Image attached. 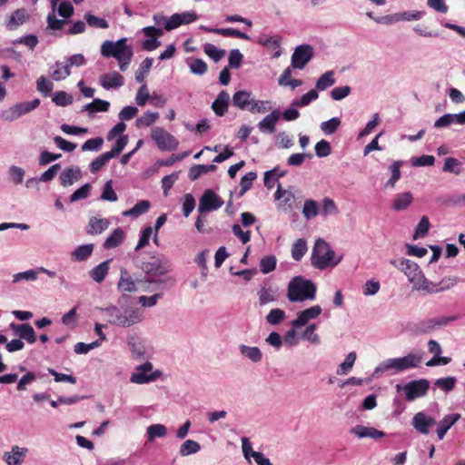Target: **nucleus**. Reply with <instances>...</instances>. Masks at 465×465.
<instances>
[{
	"instance_id": "obj_34",
	"label": "nucleus",
	"mask_w": 465,
	"mask_h": 465,
	"mask_svg": "<svg viewBox=\"0 0 465 465\" xmlns=\"http://www.w3.org/2000/svg\"><path fill=\"white\" fill-rule=\"evenodd\" d=\"M38 278L36 268L29 269L25 272H20L13 274L12 282L14 284H18L22 282H35Z\"/></svg>"
},
{
	"instance_id": "obj_33",
	"label": "nucleus",
	"mask_w": 465,
	"mask_h": 465,
	"mask_svg": "<svg viewBox=\"0 0 465 465\" xmlns=\"http://www.w3.org/2000/svg\"><path fill=\"white\" fill-rule=\"evenodd\" d=\"M412 194L409 192L399 193L393 200L392 209L396 212L405 210L412 203Z\"/></svg>"
},
{
	"instance_id": "obj_3",
	"label": "nucleus",
	"mask_w": 465,
	"mask_h": 465,
	"mask_svg": "<svg viewBox=\"0 0 465 465\" xmlns=\"http://www.w3.org/2000/svg\"><path fill=\"white\" fill-rule=\"evenodd\" d=\"M101 54L104 57H114L118 62L122 72L127 70L134 56L133 47L127 45L126 38H121L115 42L105 40L101 45Z\"/></svg>"
},
{
	"instance_id": "obj_17",
	"label": "nucleus",
	"mask_w": 465,
	"mask_h": 465,
	"mask_svg": "<svg viewBox=\"0 0 465 465\" xmlns=\"http://www.w3.org/2000/svg\"><path fill=\"white\" fill-rule=\"evenodd\" d=\"M282 116L280 110H272L264 116L257 124L258 129L262 134H272L276 131V125Z\"/></svg>"
},
{
	"instance_id": "obj_38",
	"label": "nucleus",
	"mask_w": 465,
	"mask_h": 465,
	"mask_svg": "<svg viewBox=\"0 0 465 465\" xmlns=\"http://www.w3.org/2000/svg\"><path fill=\"white\" fill-rule=\"evenodd\" d=\"M422 12L420 11H405L393 14L390 20L392 22L400 21H416L421 18Z\"/></svg>"
},
{
	"instance_id": "obj_60",
	"label": "nucleus",
	"mask_w": 465,
	"mask_h": 465,
	"mask_svg": "<svg viewBox=\"0 0 465 465\" xmlns=\"http://www.w3.org/2000/svg\"><path fill=\"white\" fill-rule=\"evenodd\" d=\"M276 267V258L273 255L263 257L260 262L261 272L264 274L272 272Z\"/></svg>"
},
{
	"instance_id": "obj_5",
	"label": "nucleus",
	"mask_w": 465,
	"mask_h": 465,
	"mask_svg": "<svg viewBox=\"0 0 465 465\" xmlns=\"http://www.w3.org/2000/svg\"><path fill=\"white\" fill-rule=\"evenodd\" d=\"M331 246L322 239H318L314 244L312 255V264L320 270L335 267L341 262Z\"/></svg>"
},
{
	"instance_id": "obj_45",
	"label": "nucleus",
	"mask_w": 465,
	"mask_h": 465,
	"mask_svg": "<svg viewBox=\"0 0 465 465\" xmlns=\"http://www.w3.org/2000/svg\"><path fill=\"white\" fill-rule=\"evenodd\" d=\"M319 97L318 92L314 89L310 90L303 94L301 98L295 99L292 102L293 107H304L310 104L312 101Z\"/></svg>"
},
{
	"instance_id": "obj_55",
	"label": "nucleus",
	"mask_w": 465,
	"mask_h": 465,
	"mask_svg": "<svg viewBox=\"0 0 465 465\" xmlns=\"http://www.w3.org/2000/svg\"><path fill=\"white\" fill-rule=\"evenodd\" d=\"M307 252L306 242L302 239L297 240L292 248V256L294 260L300 261Z\"/></svg>"
},
{
	"instance_id": "obj_28",
	"label": "nucleus",
	"mask_w": 465,
	"mask_h": 465,
	"mask_svg": "<svg viewBox=\"0 0 465 465\" xmlns=\"http://www.w3.org/2000/svg\"><path fill=\"white\" fill-rule=\"evenodd\" d=\"M275 199L280 201V206L284 210L291 209L294 202V194L290 190H282L281 184H278L275 193Z\"/></svg>"
},
{
	"instance_id": "obj_29",
	"label": "nucleus",
	"mask_w": 465,
	"mask_h": 465,
	"mask_svg": "<svg viewBox=\"0 0 465 465\" xmlns=\"http://www.w3.org/2000/svg\"><path fill=\"white\" fill-rule=\"evenodd\" d=\"M401 361V371L409 369L418 368L422 361V355L419 353H408L403 357H399Z\"/></svg>"
},
{
	"instance_id": "obj_52",
	"label": "nucleus",
	"mask_w": 465,
	"mask_h": 465,
	"mask_svg": "<svg viewBox=\"0 0 465 465\" xmlns=\"http://www.w3.org/2000/svg\"><path fill=\"white\" fill-rule=\"evenodd\" d=\"M84 19H85L87 25L91 27L103 28V29H106L109 27V24L105 19L95 16L92 14H89V13L85 14Z\"/></svg>"
},
{
	"instance_id": "obj_21",
	"label": "nucleus",
	"mask_w": 465,
	"mask_h": 465,
	"mask_svg": "<svg viewBox=\"0 0 465 465\" xmlns=\"http://www.w3.org/2000/svg\"><path fill=\"white\" fill-rule=\"evenodd\" d=\"M238 350L242 358L252 363L258 364L262 361L263 354L259 347L240 344Z\"/></svg>"
},
{
	"instance_id": "obj_8",
	"label": "nucleus",
	"mask_w": 465,
	"mask_h": 465,
	"mask_svg": "<svg viewBox=\"0 0 465 465\" xmlns=\"http://www.w3.org/2000/svg\"><path fill=\"white\" fill-rule=\"evenodd\" d=\"M152 138L162 151H173L178 147L177 139L161 127L152 130Z\"/></svg>"
},
{
	"instance_id": "obj_30",
	"label": "nucleus",
	"mask_w": 465,
	"mask_h": 465,
	"mask_svg": "<svg viewBox=\"0 0 465 465\" xmlns=\"http://www.w3.org/2000/svg\"><path fill=\"white\" fill-rule=\"evenodd\" d=\"M305 329L301 334V338L303 341H309L313 345H320L322 342L320 335L317 333V324L310 323L309 325L304 326Z\"/></svg>"
},
{
	"instance_id": "obj_9",
	"label": "nucleus",
	"mask_w": 465,
	"mask_h": 465,
	"mask_svg": "<svg viewBox=\"0 0 465 465\" xmlns=\"http://www.w3.org/2000/svg\"><path fill=\"white\" fill-rule=\"evenodd\" d=\"M322 312V308L320 305H313L304 310L299 311L296 313V318L291 322L292 327L300 329L309 325L310 322L317 319Z\"/></svg>"
},
{
	"instance_id": "obj_6",
	"label": "nucleus",
	"mask_w": 465,
	"mask_h": 465,
	"mask_svg": "<svg viewBox=\"0 0 465 465\" xmlns=\"http://www.w3.org/2000/svg\"><path fill=\"white\" fill-rule=\"evenodd\" d=\"M430 388V382L427 380L420 379L410 381L404 385L397 384L395 389L397 392H403L409 401L425 396Z\"/></svg>"
},
{
	"instance_id": "obj_58",
	"label": "nucleus",
	"mask_w": 465,
	"mask_h": 465,
	"mask_svg": "<svg viewBox=\"0 0 465 465\" xmlns=\"http://www.w3.org/2000/svg\"><path fill=\"white\" fill-rule=\"evenodd\" d=\"M203 51L210 58L215 62L220 61L225 54L224 50L218 49L215 45L209 43L203 45Z\"/></svg>"
},
{
	"instance_id": "obj_25",
	"label": "nucleus",
	"mask_w": 465,
	"mask_h": 465,
	"mask_svg": "<svg viewBox=\"0 0 465 465\" xmlns=\"http://www.w3.org/2000/svg\"><path fill=\"white\" fill-rule=\"evenodd\" d=\"M253 99L252 94L246 90H241L234 93L232 95V103L233 106L240 110H249L252 101Z\"/></svg>"
},
{
	"instance_id": "obj_20",
	"label": "nucleus",
	"mask_w": 465,
	"mask_h": 465,
	"mask_svg": "<svg viewBox=\"0 0 465 465\" xmlns=\"http://www.w3.org/2000/svg\"><path fill=\"white\" fill-rule=\"evenodd\" d=\"M99 82L106 90L121 87L124 84L123 75L116 71L102 74L99 78Z\"/></svg>"
},
{
	"instance_id": "obj_26",
	"label": "nucleus",
	"mask_w": 465,
	"mask_h": 465,
	"mask_svg": "<svg viewBox=\"0 0 465 465\" xmlns=\"http://www.w3.org/2000/svg\"><path fill=\"white\" fill-rule=\"evenodd\" d=\"M230 95L226 91H221L212 104V109L218 116H223L228 110Z\"/></svg>"
},
{
	"instance_id": "obj_41",
	"label": "nucleus",
	"mask_w": 465,
	"mask_h": 465,
	"mask_svg": "<svg viewBox=\"0 0 465 465\" xmlns=\"http://www.w3.org/2000/svg\"><path fill=\"white\" fill-rule=\"evenodd\" d=\"M166 434V427L160 423L152 424L146 429V436L149 441H153L156 438H163Z\"/></svg>"
},
{
	"instance_id": "obj_32",
	"label": "nucleus",
	"mask_w": 465,
	"mask_h": 465,
	"mask_svg": "<svg viewBox=\"0 0 465 465\" xmlns=\"http://www.w3.org/2000/svg\"><path fill=\"white\" fill-rule=\"evenodd\" d=\"M28 18V14L25 9H17L13 12L7 21L6 26L13 30L23 25Z\"/></svg>"
},
{
	"instance_id": "obj_56",
	"label": "nucleus",
	"mask_w": 465,
	"mask_h": 465,
	"mask_svg": "<svg viewBox=\"0 0 465 465\" xmlns=\"http://www.w3.org/2000/svg\"><path fill=\"white\" fill-rule=\"evenodd\" d=\"M152 65H153L152 58L147 57L142 62L139 69L135 73V79L137 82H139V83L143 82V80H144L146 74L149 73Z\"/></svg>"
},
{
	"instance_id": "obj_10",
	"label": "nucleus",
	"mask_w": 465,
	"mask_h": 465,
	"mask_svg": "<svg viewBox=\"0 0 465 465\" xmlns=\"http://www.w3.org/2000/svg\"><path fill=\"white\" fill-rule=\"evenodd\" d=\"M313 56V48L310 45L297 46L292 55V66L296 69H303Z\"/></svg>"
},
{
	"instance_id": "obj_12",
	"label": "nucleus",
	"mask_w": 465,
	"mask_h": 465,
	"mask_svg": "<svg viewBox=\"0 0 465 465\" xmlns=\"http://www.w3.org/2000/svg\"><path fill=\"white\" fill-rule=\"evenodd\" d=\"M223 204V201L213 191L206 190L199 201L198 212L209 213L219 209Z\"/></svg>"
},
{
	"instance_id": "obj_4",
	"label": "nucleus",
	"mask_w": 465,
	"mask_h": 465,
	"mask_svg": "<svg viewBox=\"0 0 465 465\" xmlns=\"http://www.w3.org/2000/svg\"><path fill=\"white\" fill-rule=\"evenodd\" d=\"M316 292L317 287L311 280L302 276H296L288 284L287 298L291 302L314 301Z\"/></svg>"
},
{
	"instance_id": "obj_53",
	"label": "nucleus",
	"mask_w": 465,
	"mask_h": 465,
	"mask_svg": "<svg viewBox=\"0 0 465 465\" xmlns=\"http://www.w3.org/2000/svg\"><path fill=\"white\" fill-rule=\"evenodd\" d=\"M402 165L401 161H395L391 166L390 170L391 172V177L388 180L385 186L393 188L395 186L396 182L401 178V171L400 168Z\"/></svg>"
},
{
	"instance_id": "obj_36",
	"label": "nucleus",
	"mask_w": 465,
	"mask_h": 465,
	"mask_svg": "<svg viewBox=\"0 0 465 465\" xmlns=\"http://www.w3.org/2000/svg\"><path fill=\"white\" fill-rule=\"evenodd\" d=\"M356 358L357 355L355 351H351L350 353H348L345 360L337 367V375L342 376L348 374L352 369Z\"/></svg>"
},
{
	"instance_id": "obj_37",
	"label": "nucleus",
	"mask_w": 465,
	"mask_h": 465,
	"mask_svg": "<svg viewBox=\"0 0 465 465\" xmlns=\"http://www.w3.org/2000/svg\"><path fill=\"white\" fill-rule=\"evenodd\" d=\"M93 251V244L80 245L71 253V259L75 262L84 261L92 254Z\"/></svg>"
},
{
	"instance_id": "obj_49",
	"label": "nucleus",
	"mask_w": 465,
	"mask_h": 465,
	"mask_svg": "<svg viewBox=\"0 0 465 465\" xmlns=\"http://www.w3.org/2000/svg\"><path fill=\"white\" fill-rule=\"evenodd\" d=\"M302 213L307 220L314 218L319 213V205L313 200H306L302 208Z\"/></svg>"
},
{
	"instance_id": "obj_18",
	"label": "nucleus",
	"mask_w": 465,
	"mask_h": 465,
	"mask_svg": "<svg viewBox=\"0 0 465 465\" xmlns=\"http://www.w3.org/2000/svg\"><path fill=\"white\" fill-rule=\"evenodd\" d=\"M350 433L354 435L358 439L369 438L376 440L385 436V433L383 431L377 430L374 427L360 424L352 427L350 430Z\"/></svg>"
},
{
	"instance_id": "obj_48",
	"label": "nucleus",
	"mask_w": 465,
	"mask_h": 465,
	"mask_svg": "<svg viewBox=\"0 0 465 465\" xmlns=\"http://www.w3.org/2000/svg\"><path fill=\"white\" fill-rule=\"evenodd\" d=\"M201 450L200 444L193 440H186L180 447V454L183 457L194 454Z\"/></svg>"
},
{
	"instance_id": "obj_61",
	"label": "nucleus",
	"mask_w": 465,
	"mask_h": 465,
	"mask_svg": "<svg viewBox=\"0 0 465 465\" xmlns=\"http://www.w3.org/2000/svg\"><path fill=\"white\" fill-rule=\"evenodd\" d=\"M443 171L446 173H451L459 174L460 173V163L452 157L445 159Z\"/></svg>"
},
{
	"instance_id": "obj_22",
	"label": "nucleus",
	"mask_w": 465,
	"mask_h": 465,
	"mask_svg": "<svg viewBox=\"0 0 465 465\" xmlns=\"http://www.w3.org/2000/svg\"><path fill=\"white\" fill-rule=\"evenodd\" d=\"M82 178V171L79 167L72 166L64 169L60 176V183L64 187L73 185Z\"/></svg>"
},
{
	"instance_id": "obj_19",
	"label": "nucleus",
	"mask_w": 465,
	"mask_h": 465,
	"mask_svg": "<svg viewBox=\"0 0 465 465\" xmlns=\"http://www.w3.org/2000/svg\"><path fill=\"white\" fill-rule=\"evenodd\" d=\"M390 371H392L393 373L402 372L400 358H391L380 362L374 369L372 377L379 378Z\"/></svg>"
},
{
	"instance_id": "obj_51",
	"label": "nucleus",
	"mask_w": 465,
	"mask_h": 465,
	"mask_svg": "<svg viewBox=\"0 0 465 465\" xmlns=\"http://www.w3.org/2000/svg\"><path fill=\"white\" fill-rule=\"evenodd\" d=\"M89 225L93 232H103L108 229L109 222L105 218L93 217L90 219Z\"/></svg>"
},
{
	"instance_id": "obj_64",
	"label": "nucleus",
	"mask_w": 465,
	"mask_h": 465,
	"mask_svg": "<svg viewBox=\"0 0 465 465\" xmlns=\"http://www.w3.org/2000/svg\"><path fill=\"white\" fill-rule=\"evenodd\" d=\"M36 89L45 95H48L53 90V83L46 77L40 76L36 81Z\"/></svg>"
},
{
	"instance_id": "obj_47",
	"label": "nucleus",
	"mask_w": 465,
	"mask_h": 465,
	"mask_svg": "<svg viewBox=\"0 0 465 465\" xmlns=\"http://www.w3.org/2000/svg\"><path fill=\"white\" fill-rule=\"evenodd\" d=\"M341 124V121L340 118L332 117L328 121L322 122L320 127L323 134H325L326 135H331L337 131Z\"/></svg>"
},
{
	"instance_id": "obj_44",
	"label": "nucleus",
	"mask_w": 465,
	"mask_h": 465,
	"mask_svg": "<svg viewBox=\"0 0 465 465\" xmlns=\"http://www.w3.org/2000/svg\"><path fill=\"white\" fill-rule=\"evenodd\" d=\"M70 74L71 71L66 64L56 62L51 76L54 81H61L67 78Z\"/></svg>"
},
{
	"instance_id": "obj_62",
	"label": "nucleus",
	"mask_w": 465,
	"mask_h": 465,
	"mask_svg": "<svg viewBox=\"0 0 465 465\" xmlns=\"http://www.w3.org/2000/svg\"><path fill=\"white\" fill-rule=\"evenodd\" d=\"M77 319L76 308L74 307L67 313L63 315L62 323L66 327L73 329L76 326Z\"/></svg>"
},
{
	"instance_id": "obj_43",
	"label": "nucleus",
	"mask_w": 465,
	"mask_h": 465,
	"mask_svg": "<svg viewBox=\"0 0 465 465\" xmlns=\"http://www.w3.org/2000/svg\"><path fill=\"white\" fill-rule=\"evenodd\" d=\"M40 104V100L35 98L32 101L21 102L15 104L16 112L19 114V117L32 112Z\"/></svg>"
},
{
	"instance_id": "obj_46",
	"label": "nucleus",
	"mask_w": 465,
	"mask_h": 465,
	"mask_svg": "<svg viewBox=\"0 0 465 465\" xmlns=\"http://www.w3.org/2000/svg\"><path fill=\"white\" fill-rule=\"evenodd\" d=\"M272 110L270 101L252 99L249 112L252 114H263Z\"/></svg>"
},
{
	"instance_id": "obj_39",
	"label": "nucleus",
	"mask_w": 465,
	"mask_h": 465,
	"mask_svg": "<svg viewBox=\"0 0 465 465\" xmlns=\"http://www.w3.org/2000/svg\"><path fill=\"white\" fill-rule=\"evenodd\" d=\"M335 84L334 72L327 71L317 80L315 84V90L324 91Z\"/></svg>"
},
{
	"instance_id": "obj_50",
	"label": "nucleus",
	"mask_w": 465,
	"mask_h": 465,
	"mask_svg": "<svg viewBox=\"0 0 465 465\" xmlns=\"http://www.w3.org/2000/svg\"><path fill=\"white\" fill-rule=\"evenodd\" d=\"M208 253H209L208 250H203L201 252H199L197 254V256L194 258V262L201 268V275L203 280L206 279L207 274H208V267H207Z\"/></svg>"
},
{
	"instance_id": "obj_27",
	"label": "nucleus",
	"mask_w": 465,
	"mask_h": 465,
	"mask_svg": "<svg viewBox=\"0 0 465 465\" xmlns=\"http://www.w3.org/2000/svg\"><path fill=\"white\" fill-rule=\"evenodd\" d=\"M199 28L205 32L214 33V34H218V35H221L223 36H234V37H239V38L245 39V40H250L249 35H247L245 33H242L237 29H233V28H211V27H207L205 25H200Z\"/></svg>"
},
{
	"instance_id": "obj_16",
	"label": "nucleus",
	"mask_w": 465,
	"mask_h": 465,
	"mask_svg": "<svg viewBox=\"0 0 465 465\" xmlns=\"http://www.w3.org/2000/svg\"><path fill=\"white\" fill-rule=\"evenodd\" d=\"M141 281H135L125 269L120 270V278L117 283V290L123 294L136 292L140 287Z\"/></svg>"
},
{
	"instance_id": "obj_35",
	"label": "nucleus",
	"mask_w": 465,
	"mask_h": 465,
	"mask_svg": "<svg viewBox=\"0 0 465 465\" xmlns=\"http://www.w3.org/2000/svg\"><path fill=\"white\" fill-rule=\"evenodd\" d=\"M110 261H104L90 271V276L95 282H102L109 271Z\"/></svg>"
},
{
	"instance_id": "obj_1",
	"label": "nucleus",
	"mask_w": 465,
	"mask_h": 465,
	"mask_svg": "<svg viewBox=\"0 0 465 465\" xmlns=\"http://www.w3.org/2000/svg\"><path fill=\"white\" fill-rule=\"evenodd\" d=\"M391 263L404 272L408 277L409 282L412 284V288L416 291L433 293L444 291L450 287V284L440 286L445 284V280L441 281L440 284L428 281L420 266L409 259H401L400 261L393 260Z\"/></svg>"
},
{
	"instance_id": "obj_63",
	"label": "nucleus",
	"mask_w": 465,
	"mask_h": 465,
	"mask_svg": "<svg viewBox=\"0 0 465 465\" xmlns=\"http://www.w3.org/2000/svg\"><path fill=\"white\" fill-rule=\"evenodd\" d=\"M53 101L56 105L66 106L73 103V97L64 91H59L54 94Z\"/></svg>"
},
{
	"instance_id": "obj_14",
	"label": "nucleus",
	"mask_w": 465,
	"mask_h": 465,
	"mask_svg": "<svg viewBox=\"0 0 465 465\" xmlns=\"http://www.w3.org/2000/svg\"><path fill=\"white\" fill-rule=\"evenodd\" d=\"M435 424L436 420L424 411L417 412L411 420L415 430L423 435H428Z\"/></svg>"
},
{
	"instance_id": "obj_31",
	"label": "nucleus",
	"mask_w": 465,
	"mask_h": 465,
	"mask_svg": "<svg viewBox=\"0 0 465 465\" xmlns=\"http://www.w3.org/2000/svg\"><path fill=\"white\" fill-rule=\"evenodd\" d=\"M259 302L261 305L275 302L278 299L277 289L272 286H263L258 292Z\"/></svg>"
},
{
	"instance_id": "obj_11",
	"label": "nucleus",
	"mask_w": 465,
	"mask_h": 465,
	"mask_svg": "<svg viewBox=\"0 0 465 465\" xmlns=\"http://www.w3.org/2000/svg\"><path fill=\"white\" fill-rule=\"evenodd\" d=\"M28 453V448L13 445L8 450L3 453L2 459L6 465H24Z\"/></svg>"
},
{
	"instance_id": "obj_24",
	"label": "nucleus",
	"mask_w": 465,
	"mask_h": 465,
	"mask_svg": "<svg viewBox=\"0 0 465 465\" xmlns=\"http://www.w3.org/2000/svg\"><path fill=\"white\" fill-rule=\"evenodd\" d=\"M460 419L459 413H451L445 415L442 420L438 423L437 436L439 440H443L447 431Z\"/></svg>"
},
{
	"instance_id": "obj_40",
	"label": "nucleus",
	"mask_w": 465,
	"mask_h": 465,
	"mask_svg": "<svg viewBox=\"0 0 465 465\" xmlns=\"http://www.w3.org/2000/svg\"><path fill=\"white\" fill-rule=\"evenodd\" d=\"M151 203L147 200H142L138 202L133 208L130 210L124 211L123 213L124 216H133L138 217L148 212L150 209Z\"/></svg>"
},
{
	"instance_id": "obj_57",
	"label": "nucleus",
	"mask_w": 465,
	"mask_h": 465,
	"mask_svg": "<svg viewBox=\"0 0 465 465\" xmlns=\"http://www.w3.org/2000/svg\"><path fill=\"white\" fill-rule=\"evenodd\" d=\"M112 159V154H109L108 153H104L100 154L98 157H96L92 163H90V171L94 173L98 172L106 163H108Z\"/></svg>"
},
{
	"instance_id": "obj_42",
	"label": "nucleus",
	"mask_w": 465,
	"mask_h": 465,
	"mask_svg": "<svg viewBox=\"0 0 465 465\" xmlns=\"http://www.w3.org/2000/svg\"><path fill=\"white\" fill-rule=\"evenodd\" d=\"M109 106V102L96 98L94 99L92 103L85 104L83 108V111H88L90 114L97 112H107Z\"/></svg>"
},
{
	"instance_id": "obj_59",
	"label": "nucleus",
	"mask_w": 465,
	"mask_h": 465,
	"mask_svg": "<svg viewBox=\"0 0 465 465\" xmlns=\"http://www.w3.org/2000/svg\"><path fill=\"white\" fill-rule=\"evenodd\" d=\"M455 383L456 379L454 377H446L436 380L434 386L445 392H449L453 390Z\"/></svg>"
},
{
	"instance_id": "obj_2",
	"label": "nucleus",
	"mask_w": 465,
	"mask_h": 465,
	"mask_svg": "<svg viewBox=\"0 0 465 465\" xmlns=\"http://www.w3.org/2000/svg\"><path fill=\"white\" fill-rule=\"evenodd\" d=\"M101 311L106 315L110 324L129 328L143 322L144 316L140 308L134 306L118 307L115 305L103 308Z\"/></svg>"
},
{
	"instance_id": "obj_15",
	"label": "nucleus",
	"mask_w": 465,
	"mask_h": 465,
	"mask_svg": "<svg viewBox=\"0 0 465 465\" xmlns=\"http://www.w3.org/2000/svg\"><path fill=\"white\" fill-rule=\"evenodd\" d=\"M141 269L146 273L162 276L172 271V264L166 260L153 258L143 262Z\"/></svg>"
},
{
	"instance_id": "obj_54",
	"label": "nucleus",
	"mask_w": 465,
	"mask_h": 465,
	"mask_svg": "<svg viewBox=\"0 0 465 465\" xmlns=\"http://www.w3.org/2000/svg\"><path fill=\"white\" fill-rule=\"evenodd\" d=\"M286 317V313L282 309H272L266 316V322L271 325H277Z\"/></svg>"
},
{
	"instance_id": "obj_23",
	"label": "nucleus",
	"mask_w": 465,
	"mask_h": 465,
	"mask_svg": "<svg viewBox=\"0 0 465 465\" xmlns=\"http://www.w3.org/2000/svg\"><path fill=\"white\" fill-rule=\"evenodd\" d=\"M11 329L15 331L16 335L20 337V340H25L29 343H34L36 341V335L34 328L27 324H10Z\"/></svg>"
},
{
	"instance_id": "obj_13",
	"label": "nucleus",
	"mask_w": 465,
	"mask_h": 465,
	"mask_svg": "<svg viewBox=\"0 0 465 465\" xmlns=\"http://www.w3.org/2000/svg\"><path fill=\"white\" fill-rule=\"evenodd\" d=\"M198 19V15L194 11H186L183 13H176L171 15L166 21L164 29L171 31L177 27L189 25Z\"/></svg>"
},
{
	"instance_id": "obj_7",
	"label": "nucleus",
	"mask_w": 465,
	"mask_h": 465,
	"mask_svg": "<svg viewBox=\"0 0 465 465\" xmlns=\"http://www.w3.org/2000/svg\"><path fill=\"white\" fill-rule=\"evenodd\" d=\"M153 369V366L149 361L138 365L131 374L130 381L135 384H146L156 381L162 375V372Z\"/></svg>"
}]
</instances>
